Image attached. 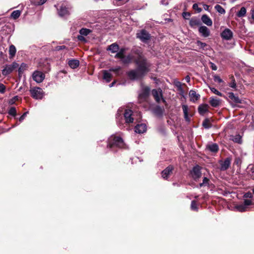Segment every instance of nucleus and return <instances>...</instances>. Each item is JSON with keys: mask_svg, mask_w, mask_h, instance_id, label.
<instances>
[{"mask_svg": "<svg viewBox=\"0 0 254 254\" xmlns=\"http://www.w3.org/2000/svg\"><path fill=\"white\" fill-rule=\"evenodd\" d=\"M137 65L136 69L128 71L127 74L131 80H138L143 78L149 71L151 64L147 60L141 56L135 61Z\"/></svg>", "mask_w": 254, "mask_h": 254, "instance_id": "1", "label": "nucleus"}, {"mask_svg": "<svg viewBox=\"0 0 254 254\" xmlns=\"http://www.w3.org/2000/svg\"><path fill=\"white\" fill-rule=\"evenodd\" d=\"M107 147L113 151H116L115 148H125V144L121 137L111 135L108 139Z\"/></svg>", "mask_w": 254, "mask_h": 254, "instance_id": "2", "label": "nucleus"}, {"mask_svg": "<svg viewBox=\"0 0 254 254\" xmlns=\"http://www.w3.org/2000/svg\"><path fill=\"white\" fill-rule=\"evenodd\" d=\"M57 7L58 14L60 17H65L69 15V5L67 2H64L61 5L57 6L55 5Z\"/></svg>", "mask_w": 254, "mask_h": 254, "instance_id": "3", "label": "nucleus"}, {"mask_svg": "<svg viewBox=\"0 0 254 254\" xmlns=\"http://www.w3.org/2000/svg\"><path fill=\"white\" fill-rule=\"evenodd\" d=\"M32 97L36 100H41L45 96V92L42 88L38 87H34L30 90Z\"/></svg>", "mask_w": 254, "mask_h": 254, "instance_id": "4", "label": "nucleus"}, {"mask_svg": "<svg viewBox=\"0 0 254 254\" xmlns=\"http://www.w3.org/2000/svg\"><path fill=\"white\" fill-rule=\"evenodd\" d=\"M192 179L197 182L199 179L201 177L202 173L201 172V168L198 165L194 166L190 172Z\"/></svg>", "mask_w": 254, "mask_h": 254, "instance_id": "5", "label": "nucleus"}, {"mask_svg": "<svg viewBox=\"0 0 254 254\" xmlns=\"http://www.w3.org/2000/svg\"><path fill=\"white\" fill-rule=\"evenodd\" d=\"M18 64L16 62H13L11 64H6L2 70V74L6 76L11 73L14 69L18 67Z\"/></svg>", "mask_w": 254, "mask_h": 254, "instance_id": "6", "label": "nucleus"}, {"mask_svg": "<svg viewBox=\"0 0 254 254\" xmlns=\"http://www.w3.org/2000/svg\"><path fill=\"white\" fill-rule=\"evenodd\" d=\"M136 37L142 42L147 43L151 37L150 34L145 30L142 29L136 34Z\"/></svg>", "mask_w": 254, "mask_h": 254, "instance_id": "7", "label": "nucleus"}, {"mask_svg": "<svg viewBox=\"0 0 254 254\" xmlns=\"http://www.w3.org/2000/svg\"><path fill=\"white\" fill-rule=\"evenodd\" d=\"M152 94L156 102L159 103L161 100L164 103L166 102L165 100L163 98L162 91L161 89H153L152 90Z\"/></svg>", "mask_w": 254, "mask_h": 254, "instance_id": "8", "label": "nucleus"}, {"mask_svg": "<svg viewBox=\"0 0 254 254\" xmlns=\"http://www.w3.org/2000/svg\"><path fill=\"white\" fill-rule=\"evenodd\" d=\"M124 114V118L126 124L132 123L134 121L133 118V112L129 109L125 110Z\"/></svg>", "mask_w": 254, "mask_h": 254, "instance_id": "9", "label": "nucleus"}, {"mask_svg": "<svg viewBox=\"0 0 254 254\" xmlns=\"http://www.w3.org/2000/svg\"><path fill=\"white\" fill-rule=\"evenodd\" d=\"M45 74L40 71L35 70L32 74L33 79L37 83L42 82L45 78Z\"/></svg>", "mask_w": 254, "mask_h": 254, "instance_id": "10", "label": "nucleus"}, {"mask_svg": "<svg viewBox=\"0 0 254 254\" xmlns=\"http://www.w3.org/2000/svg\"><path fill=\"white\" fill-rule=\"evenodd\" d=\"M233 36V32L228 28L225 29L221 33V37L224 40H230Z\"/></svg>", "mask_w": 254, "mask_h": 254, "instance_id": "11", "label": "nucleus"}, {"mask_svg": "<svg viewBox=\"0 0 254 254\" xmlns=\"http://www.w3.org/2000/svg\"><path fill=\"white\" fill-rule=\"evenodd\" d=\"M173 169L174 167L173 166L169 165L165 169L162 171V177L163 179L167 180L170 174L172 173Z\"/></svg>", "mask_w": 254, "mask_h": 254, "instance_id": "12", "label": "nucleus"}, {"mask_svg": "<svg viewBox=\"0 0 254 254\" xmlns=\"http://www.w3.org/2000/svg\"><path fill=\"white\" fill-rule=\"evenodd\" d=\"M231 159L230 158H227L224 161H220V170L221 171H225L228 169L231 164Z\"/></svg>", "mask_w": 254, "mask_h": 254, "instance_id": "13", "label": "nucleus"}, {"mask_svg": "<svg viewBox=\"0 0 254 254\" xmlns=\"http://www.w3.org/2000/svg\"><path fill=\"white\" fill-rule=\"evenodd\" d=\"M146 126L145 124L137 125L134 127V131L136 133L141 134L146 131Z\"/></svg>", "mask_w": 254, "mask_h": 254, "instance_id": "14", "label": "nucleus"}, {"mask_svg": "<svg viewBox=\"0 0 254 254\" xmlns=\"http://www.w3.org/2000/svg\"><path fill=\"white\" fill-rule=\"evenodd\" d=\"M198 31L201 36L204 37H207L210 35L209 29L205 26H201L198 28Z\"/></svg>", "mask_w": 254, "mask_h": 254, "instance_id": "15", "label": "nucleus"}, {"mask_svg": "<svg viewBox=\"0 0 254 254\" xmlns=\"http://www.w3.org/2000/svg\"><path fill=\"white\" fill-rule=\"evenodd\" d=\"M228 97L235 104H241L242 103V100L240 99L238 96L235 95L233 92H229L228 94Z\"/></svg>", "mask_w": 254, "mask_h": 254, "instance_id": "16", "label": "nucleus"}, {"mask_svg": "<svg viewBox=\"0 0 254 254\" xmlns=\"http://www.w3.org/2000/svg\"><path fill=\"white\" fill-rule=\"evenodd\" d=\"M198 112L201 116L208 112V105L207 104H201L198 107Z\"/></svg>", "mask_w": 254, "mask_h": 254, "instance_id": "17", "label": "nucleus"}, {"mask_svg": "<svg viewBox=\"0 0 254 254\" xmlns=\"http://www.w3.org/2000/svg\"><path fill=\"white\" fill-rule=\"evenodd\" d=\"M230 139L233 142L238 143L242 144L243 142L242 136L240 134H236L235 135H231Z\"/></svg>", "mask_w": 254, "mask_h": 254, "instance_id": "18", "label": "nucleus"}, {"mask_svg": "<svg viewBox=\"0 0 254 254\" xmlns=\"http://www.w3.org/2000/svg\"><path fill=\"white\" fill-rule=\"evenodd\" d=\"M201 20L207 26H210L212 25V21L206 14H203L201 17Z\"/></svg>", "mask_w": 254, "mask_h": 254, "instance_id": "19", "label": "nucleus"}, {"mask_svg": "<svg viewBox=\"0 0 254 254\" xmlns=\"http://www.w3.org/2000/svg\"><path fill=\"white\" fill-rule=\"evenodd\" d=\"M189 96L190 97V100L193 102L197 100L200 98V95L193 90H190Z\"/></svg>", "mask_w": 254, "mask_h": 254, "instance_id": "20", "label": "nucleus"}, {"mask_svg": "<svg viewBox=\"0 0 254 254\" xmlns=\"http://www.w3.org/2000/svg\"><path fill=\"white\" fill-rule=\"evenodd\" d=\"M209 103L212 107L216 108L220 105V100L215 97H211L210 98Z\"/></svg>", "mask_w": 254, "mask_h": 254, "instance_id": "21", "label": "nucleus"}, {"mask_svg": "<svg viewBox=\"0 0 254 254\" xmlns=\"http://www.w3.org/2000/svg\"><path fill=\"white\" fill-rule=\"evenodd\" d=\"M150 89L149 87H144L141 91V92L139 94V96L142 98H146L147 97L150 93Z\"/></svg>", "mask_w": 254, "mask_h": 254, "instance_id": "22", "label": "nucleus"}, {"mask_svg": "<svg viewBox=\"0 0 254 254\" xmlns=\"http://www.w3.org/2000/svg\"><path fill=\"white\" fill-rule=\"evenodd\" d=\"M68 64L71 68H76L79 65V62L77 60L72 59L68 61Z\"/></svg>", "mask_w": 254, "mask_h": 254, "instance_id": "23", "label": "nucleus"}, {"mask_svg": "<svg viewBox=\"0 0 254 254\" xmlns=\"http://www.w3.org/2000/svg\"><path fill=\"white\" fill-rule=\"evenodd\" d=\"M119 50V46L116 43L110 45L107 48V50L111 51L112 53L117 52Z\"/></svg>", "mask_w": 254, "mask_h": 254, "instance_id": "24", "label": "nucleus"}, {"mask_svg": "<svg viewBox=\"0 0 254 254\" xmlns=\"http://www.w3.org/2000/svg\"><path fill=\"white\" fill-rule=\"evenodd\" d=\"M110 71L104 70L103 72V79L106 80V82H110L112 78V74L110 73Z\"/></svg>", "mask_w": 254, "mask_h": 254, "instance_id": "25", "label": "nucleus"}, {"mask_svg": "<svg viewBox=\"0 0 254 254\" xmlns=\"http://www.w3.org/2000/svg\"><path fill=\"white\" fill-rule=\"evenodd\" d=\"M209 179L208 178L204 177L203 178L202 182L200 183L198 186H197V188L199 189L203 187H208L209 186Z\"/></svg>", "mask_w": 254, "mask_h": 254, "instance_id": "26", "label": "nucleus"}, {"mask_svg": "<svg viewBox=\"0 0 254 254\" xmlns=\"http://www.w3.org/2000/svg\"><path fill=\"white\" fill-rule=\"evenodd\" d=\"M207 148L212 152H216L218 150V146L216 143H212L207 146Z\"/></svg>", "mask_w": 254, "mask_h": 254, "instance_id": "27", "label": "nucleus"}, {"mask_svg": "<svg viewBox=\"0 0 254 254\" xmlns=\"http://www.w3.org/2000/svg\"><path fill=\"white\" fill-rule=\"evenodd\" d=\"M16 49L15 47L13 45H11L9 47V50H8V53L9 54V58H13L15 56V55L16 54Z\"/></svg>", "mask_w": 254, "mask_h": 254, "instance_id": "28", "label": "nucleus"}, {"mask_svg": "<svg viewBox=\"0 0 254 254\" xmlns=\"http://www.w3.org/2000/svg\"><path fill=\"white\" fill-rule=\"evenodd\" d=\"M182 109H183V113L184 114V118H185L186 121L189 122L190 119L188 117V106L186 105H183Z\"/></svg>", "mask_w": 254, "mask_h": 254, "instance_id": "29", "label": "nucleus"}, {"mask_svg": "<svg viewBox=\"0 0 254 254\" xmlns=\"http://www.w3.org/2000/svg\"><path fill=\"white\" fill-rule=\"evenodd\" d=\"M164 111V109L159 106H156L154 109V112L159 116H162Z\"/></svg>", "mask_w": 254, "mask_h": 254, "instance_id": "30", "label": "nucleus"}, {"mask_svg": "<svg viewBox=\"0 0 254 254\" xmlns=\"http://www.w3.org/2000/svg\"><path fill=\"white\" fill-rule=\"evenodd\" d=\"M132 60V57L130 55H128L127 56H124L121 59L122 63L124 64H129Z\"/></svg>", "mask_w": 254, "mask_h": 254, "instance_id": "31", "label": "nucleus"}, {"mask_svg": "<svg viewBox=\"0 0 254 254\" xmlns=\"http://www.w3.org/2000/svg\"><path fill=\"white\" fill-rule=\"evenodd\" d=\"M247 10L245 7H242L239 11L236 14L237 16L239 17H243L246 14Z\"/></svg>", "mask_w": 254, "mask_h": 254, "instance_id": "32", "label": "nucleus"}, {"mask_svg": "<svg viewBox=\"0 0 254 254\" xmlns=\"http://www.w3.org/2000/svg\"><path fill=\"white\" fill-rule=\"evenodd\" d=\"M203 127L205 129H209L212 126L210 123V120L208 118H206L204 120L202 124Z\"/></svg>", "mask_w": 254, "mask_h": 254, "instance_id": "33", "label": "nucleus"}, {"mask_svg": "<svg viewBox=\"0 0 254 254\" xmlns=\"http://www.w3.org/2000/svg\"><path fill=\"white\" fill-rule=\"evenodd\" d=\"M92 32L91 30L87 28H81L79 30V34L84 36H87L89 33Z\"/></svg>", "mask_w": 254, "mask_h": 254, "instance_id": "34", "label": "nucleus"}, {"mask_svg": "<svg viewBox=\"0 0 254 254\" xmlns=\"http://www.w3.org/2000/svg\"><path fill=\"white\" fill-rule=\"evenodd\" d=\"M235 209L239 212H244L246 210L247 207L244 204L237 205L235 207Z\"/></svg>", "mask_w": 254, "mask_h": 254, "instance_id": "35", "label": "nucleus"}, {"mask_svg": "<svg viewBox=\"0 0 254 254\" xmlns=\"http://www.w3.org/2000/svg\"><path fill=\"white\" fill-rule=\"evenodd\" d=\"M122 110L123 109H119L118 110V113L116 115V119H117V121L118 123V125L119 126L122 127V126H124V124L122 123V122H120V119H119V118H120V116L122 114Z\"/></svg>", "mask_w": 254, "mask_h": 254, "instance_id": "36", "label": "nucleus"}, {"mask_svg": "<svg viewBox=\"0 0 254 254\" xmlns=\"http://www.w3.org/2000/svg\"><path fill=\"white\" fill-rule=\"evenodd\" d=\"M125 52V49H121L119 50V51L116 54L115 58H119L121 60L123 58V57L124 56V53Z\"/></svg>", "mask_w": 254, "mask_h": 254, "instance_id": "37", "label": "nucleus"}, {"mask_svg": "<svg viewBox=\"0 0 254 254\" xmlns=\"http://www.w3.org/2000/svg\"><path fill=\"white\" fill-rule=\"evenodd\" d=\"M21 14V11L19 10L13 11L11 14V17L14 19L18 18Z\"/></svg>", "mask_w": 254, "mask_h": 254, "instance_id": "38", "label": "nucleus"}, {"mask_svg": "<svg viewBox=\"0 0 254 254\" xmlns=\"http://www.w3.org/2000/svg\"><path fill=\"white\" fill-rule=\"evenodd\" d=\"M215 9L220 14H224L225 13V9L220 5L217 4L214 7Z\"/></svg>", "mask_w": 254, "mask_h": 254, "instance_id": "39", "label": "nucleus"}, {"mask_svg": "<svg viewBox=\"0 0 254 254\" xmlns=\"http://www.w3.org/2000/svg\"><path fill=\"white\" fill-rule=\"evenodd\" d=\"M27 68V64L22 63L21 64L20 66L18 68V73L19 74H22L23 72Z\"/></svg>", "mask_w": 254, "mask_h": 254, "instance_id": "40", "label": "nucleus"}, {"mask_svg": "<svg viewBox=\"0 0 254 254\" xmlns=\"http://www.w3.org/2000/svg\"><path fill=\"white\" fill-rule=\"evenodd\" d=\"M9 115L15 117L16 115V110L15 107H12L10 108L8 111Z\"/></svg>", "mask_w": 254, "mask_h": 254, "instance_id": "41", "label": "nucleus"}, {"mask_svg": "<svg viewBox=\"0 0 254 254\" xmlns=\"http://www.w3.org/2000/svg\"><path fill=\"white\" fill-rule=\"evenodd\" d=\"M196 44L198 46L200 47V49L203 50H204V48L207 46V44L205 43L202 42L199 40L196 41Z\"/></svg>", "mask_w": 254, "mask_h": 254, "instance_id": "42", "label": "nucleus"}, {"mask_svg": "<svg viewBox=\"0 0 254 254\" xmlns=\"http://www.w3.org/2000/svg\"><path fill=\"white\" fill-rule=\"evenodd\" d=\"M209 89L211 90V92H212L213 93L216 94L218 96H222V94L219 92L218 90H217L216 88L214 87H209Z\"/></svg>", "mask_w": 254, "mask_h": 254, "instance_id": "43", "label": "nucleus"}, {"mask_svg": "<svg viewBox=\"0 0 254 254\" xmlns=\"http://www.w3.org/2000/svg\"><path fill=\"white\" fill-rule=\"evenodd\" d=\"M190 207H191V210H194V211H197L198 210V208H197V204H196V202L194 200H193V201H191Z\"/></svg>", "mask_w": 254, "mask_h": 254, "instance_id": "44", "label": "nucleus"}, {"mask_svg": "<svg viewBox=\"0 0 254 254\" xmlns=\"http://www.w3.org/2000/svg\"><path fill=\"white\" fill-rule=\"evenodd\" d=\"M175 85L178 88L179 91L183 92V89L182 88V83L180 81L175 82Z\"/></svg>", "mask_w": 254, "mask_h": 254, "instance_id": "45", "label": "nucleus"}, {"mask_svg": "<svg viewBox=\"0 0 254 254\" xmlns=\"http://www.w3.org/2000/svg\"><path fill=\"white\" fill-rule=\"evenodd\" d=\"M192 8L194 10H196L198 13L202 11V9L198 6L197 3H194L192 5Z\"/></svg>", "mask_w": 254, "mask_h": 254, "instance_id": "46", "label": "nucleus"}, {"mask_svg": "<svg viewBox=\"0 0 254 254\" xmlns=\"http://www.w3.org/2000/svg\"><path fill=\"white\" fill-rule=\"evenodd\" d=\"M18 96H15L13 97L12 99H11L9 101V104H13L16 101L18 100Z\"/></svg>", "mask_w": 254, "mask_h": 254, "instance_id": "47", "label": "nucleus"}, {"mask_svg": "<svg viewBox=\"0 0 254 254\" xmlns=\"http://www.w3.org/2000/svg\"><path fill=\"white\" fill-rule=\"evenodd\" d=\"M67 48L64 46V45H63V46H57L56 48H55V51H60V50H64V49H67Z\"/></svg>", "mask_w": 254, "mask_h": 254, "instance_id": "48", "label": "nucleus"}, {"mask_svg": "<svg viewBox=\"0 0 254 254\" xmlns=\"http://www.w3.org/2000/svg\"><path fill=\"white\" fill-rule=\"evenodd\" d=\"M121 68L120 66H117V67H115L111 68L109 69V71H114V72H118L121 69Z\"/></svg>", "mask_w": 254, "mask_h": 254, "instance_id": "49", "label": "nucleus"}, {"mask_svg": "<svg viewBox=\"0 0 254 254\" xmlns=\"http://www.w3.org/2000/svg\"><path fill=\"white\" fill-rule=\"evenodd\" d=\"M253 196L252 193L249 191V192H246L244 195V197L245 198H252Z\"/></svg>", "mask_w": 254, "mask_h": 254, "instance_id": "50", "label": "nucleus"}, {"mask_svg": "<svg viewBox=\"0 0 254 254\" xmlns=\"http://www.w3.org/2000/svg\"><path fill=\"white\" fill-rule=\"evenodd\" d=\"M244 204L247 207L248 206H249L252 204V201L250 199H245L244 201Z\"/></svg>", "mask_w": 254, "mask_h": 254, "instance_id": "51", "label": "nucleus"}, {"mask_svg": "<svg viewBox=\"0 0 254 254\" xmlns=\"http://www.w3.org/2000/svg\"><path fill=\"white\" fill-rule=\"evenodd\" d=\"M5 91V86L2 83H0V93H3Z\"/></svg>", "mask_w": 254, "mask_h": 254, "instance_id": "52", "label": "nucleus"}, {"mask_svg": "<svg viewBox=\"0 0 254 254\" xmlns=\"http://www.w3.org/2000/svg\"><path fill=\"white\" fill-rule=\"evenodd\" d=\"M210 66L213 70H216L217 69V67L215 64L213 63L210 62L209 63Z\"/></svg>", "mask_w": 254, "mask_h": 254, "instance_id": "53", "label": "nucleus"}, {"mask_svg": "<svg viewBox=\"0 0 254 254\" xmlns=\"http://www.w3.org/2000/svg\"><path fill=\"white\" fill-rule=\"evenodd\" d=\"M190 25L192 26L193 25H196L198 24V21L196 20H192L191 19L190 21Z\"/></svg>", "mask_w": 254, "mask_h": 254, "instance_id": "54", "label": "nucleus"}, {"mask_svg": "<svg viewBox=\"0 0 254 254\" xmlns=\"http://www.w3.org/2000/svg\"><path fill=\"white\" fill-rule=\"evenodd\" d=\"M47 0H40L35 2V4L37 5H42L46 2Z\"/></svg>", "mask_w": 254, "mask_h": 254, "instance_id": "55", "label": "nucleus"}, {"mask_svg": "<svg viewBox=\"0 0 254 254\" xmlns=\"http://www.w3.org/2000/svg\"><path fill=\"white\" fill-rule=\"evenodd\" d=\"M214 80L215 81H217L218 83H221L222 82V80L218 75H215L214 76Z\"/></svg>", "mask_w": 254, "mask_h": 254, "instance_id": "56", "label": "nucleus"}, {"mask_svg": "<svg viewBox=\"0 0 254 254\" xmlns=\"http://www.w3.org/2000/svg\"><path fill=\"white\" fill-rule=\"evenodd\" d=\"M28 112H25L22 116H21L18 119V120L20 122H22L25 119L27 114Z\"/></svg>", "mask_w": 254, "mask_h": 254, "instance_id": "57", "label": "nucleus"}, {"mask_svg": "<svg viewBox=\"0 0 254 254\" xmlns=\"http://www.w3.org/2000/svg\"><path fill=\"white\" fill-rule=\"evenodd\" d=\"M241 159L239 157H236L235 159V163L237 165H240L241 164Z\"/></svg>", "mask_w": 254, "mask_h": 254, "instance_id": "58", "label": "nucleus"}, {"mask_svg": "<svg viewBox=\"0 0 254 254\" xmlns=\"http://www.w3.org/2000/svg\"><path fill=\"white\" fill-rule=\"evenodd\" d=\"M77 39L78 40L81 41H86V39L84 38V36H83L82 35H79L77 36Z\"/></svg>", "mask_w": 254, "mask_h": 254, "instance_id": "59", "label": "nucleus"}, {"mask_svg": "<svg viewBox=\"0 0 254 254\" xmlns=\"http://www.w3.org/2000/svg\"><path fill=\"white\" fill-rule=\"evenodd\" d=\"M183 15L184 18L185 19H189V18L190 16V14L189 12H184Z\"/></svg>", "mask_w": 254, "mask_h": 254, "instance_id": "60", "label": "nucleus"}, {"mask_svg": "<svg viewBox=\"0 0 254 254\" xmlns=\"http://www.w3.org/2000/svg\"><path fill=\"white\" fill-rule=\"evenodd\" d=\"M229 86L232 88H236V83L235 82V80H233V81L230 83Z\"/></svg>", "mask_w": 254, "mask_h": 254, "instance_id": "61", "label": "nucleus"}, {"mask_svg": "<svg viewBox=\"0 0 254 254\" xmlns=\"http://www.w3.org/2000/svg\"><path fill=\"white\" fill-rule=\"evenodd\" d=\"M161 3L162 4L164 5H167L169 3V0H161Z\"/></svg>", "mask_w": 254, "mask_h": 254, "instance_id": "62", "label": "nucleus"}, {"mask_svg": "<svg viewBox=\"0 0 254 254\" xmlns=\"http://www.w3.org/2000/svg\"><path fill=\"white\" fill-rule=\"evenodd\" d=\"M185 80L188 83L190 82V76L189 75L186 76L185 77Z\"/></svg>", "mask_w": 254, "mask_h": 254, "instance_id": "63", "label": "nucleus"}, {"mask_svg": "<svg viewBox=\"0 0 254 254\" xmlns=\"http://www.w3.org/2000/svg\"><path fill=\"white\" fill-rule=\"evenodd\" d=\"M252 18L254 20V9L252 10Z\"/></svg>", "mask_w": 254, "mask_h": 254, "instance_id": "64", "label": "nucleus"}]
</instances>
